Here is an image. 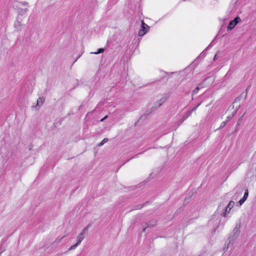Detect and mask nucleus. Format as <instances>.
I'll use <instances>...</instances> for the list:
<instances>
[{"label":"nucleus","mask_w":256,"mask_h":256,"mask_svg":"<svg viewBox=\"0 0 256 256\" xmlns=\"http://www.w3.org/2000/svg\"><path fill=\"white\" fill-rule=\"evenodd\" d=\"M108 141V139L107 138H104L101 142L98 144V146H102L104 144L106 143Z\"/></svg>","instance_id":"obj_10"},{"label":"nucleus","mask_w":256,"mask_h":256,"mask_svg":"<svg viewBox=\"0 0 256 256\" xmlns=\"http://www.w3.org/2000/svg\"><path fill=\"white\" fill-rule=\"evenodd\" d=\"M192 114V111L187 112L185 114L182 116V118L180 119V121L179 124H181L186 119H187L189 116H190Z\"/></svg>","instance_id":"obj_8"},{"label":"nucleus","mask_w":256,"mask_h":256,"mask_svg":"<svg viewBox=\"0 0 256 256\" xmlns=\"http://www.w3.org/2000/svg\"><path fill=\"white\" fill-rule=\"evenodd\" d=\"M107 118H108L107 116H105L104 118H102L100 120V122H102L104 120L106 119Z\"/></svg>","instance_id":"obj_21"},{"label":"nucleus","mask_w":256,"mask_h":256,"mask_svg":"<svg viewBox=\"0 0 256 256\" xmlns=\"http://www.w3.org/2000/svg\"><path fill=\"white\" fill-rule=\"evenodd\" d=\"M240 100V98H236V100H235V102H236V101H238V100Z\"/></svg>","instance_id":"obj_22"},{"label":"nucleus","mask_w":256,"mask_h":256,"mask_svg":"<svg viewBox=\"0 0 256 256\" xmlns=\"http://www.w3.org/2000/svg\"><path fill=\"white\" fill-rule=\"evenodd\" d=\"M21 26L20 22L18 21H16L14 23V26L18 29H19L20 27Z\"/></svg>","instance_id":"obj_14"},{"label":"nucleus","mask_w":256,"mask_h":256,"mask_svg":"<svg viewBox=\"0 0 256 256\" xmlns=\"http://www.w3.org/2000/svg\"><path fill=\"white\" fill-rule=\"evenodd\" d=\"M146 230V228H144L143 231L144 232Z\"/></svg>","instance_id":"obj_24"},{"label":"nucleus","mask_w":256,"mask_h":256,"mask_svg":"<svg viewBox=\"0 0 256 256\" xmlns=\"http://www.w3.org/2000/svg\"><path fill=\"white\" fill-rule=\"evenodd\" d=\"M234 202L232 200H231L229 202L228 205L226 207L224 212H222V215L226 217L228 214L229 213L230 210H231L232 208L234 206Z\"/></svg>","instance_id":"obj_3"},{"label":"nucleus","mask_w":256,"mask_h":256,"mask_svg":"<svg viewBox=\"0 0 256 256\" xmlns=\"http://www.w3.org/2000/svg\"><path fill=\"white\" fill-rule=\"evenodd\" d=\"M241 22V18L239 16H236L234 19L230 22L227 27V30L230 31L232 30L236 25Z\"/></svg>","instance_id":"obj_1"},{"label":"nucleus","mask_w":256,"mask_h":256,"mask_svg":"<svg viewBox=\"0 0 256 256\" xmlns=\"http://www.w3.org/2000/svg\"><path fill=\"white\" fill-rule=\"evenodd\" d=\"M149 29V26L146 24L144 20L142 21L141 28L139 30L138 34L140 36L144 35Z\"/></svg>","instance_id":"obj_2"},{"label":"nucleus","mask_w":256,"mask_h":256,"mask_svg":"<svg viewBox=\"0 0 256 256\" xmlns=\"http://www.w3.org/2000/svg\"><path fill=\"white\" fill-rule=\"evenodd\" d=\"M245 201L246 200L242 198L238 202L237 204L239 206H240L244 203Z\"/></svg>","instance_id":"obj_15"},{"label":"nucleus","mask_w":256,"mask_h":256,"mask_svg":"<svg viewBox=\"0 0 256 256\" xmlns=\"http://www.w3.org/2000/svg\"><path fill=\"white\" fill-rule=\"evenodd\" d=\"M226 123H227V122H226V121L222 122L221 123L220 126L219 128H224V127L226 126Z\"/></svg>","instance_id":"obj_16"},{"label":"nucleus","mask_w":256,"mask_h":256,"mask_svg":"<svg viewBox=\"0 0 256 256\" xmlns=\"http://www.w3.org/2000/svg\"><path fill=\"white\" fill-rule=\"evenodd\" d=\"M240 226H236L233 230L232 239H235L237 238L240 233Z\"/></svg>","instance_id":"obj_7"},{"label":"nucleus","mask_w":256,"mask_h":256,"mask_svg":"<svg viewBox=\"0 0 256 256\" xmlns=\"http://www.w3.org/2000/svg\"><path fill=\"white\" fill-rule=\"evenodd\" d=\"M80 244L76 242V244L71 246L69 248L68 250H74Z\"/></svg>","instance_id":"obj_12"},{"label":"nucleus","mask_w":256,"mask_h":256,"mask_svg":"<svg viewBox=\"0 0 256 256\" xmlns=\"http://www.w3.org/2000/svg\"><path fill=\"white\" fill-rule=\"evenodd\" d=\"M248 88L246 90L245 92H243L241 94L240 97H244L245 98H246Z\"/></svg>","instance_id":"obj_13"},{"label":"nucleus","mask_w":256,"mask_h":256,"mask_svg":"<svg viewBox=\"0 0 256 256\" xmlns=\"http://www.w3.org/2000/svg\"><path fill=\"white\" fill-rule=\"evenodd\" d=\"M154 225H151L150 224H148V227L152 226Z\"/></svg>","instance_id":"obj_23"},{"label":"nucleus","mask_w":256,"mask_h":256,"mask_svg":"<svg viewBox=\"0 0 256 256\" xmlns=\"http://www.w3.org/2000/svg\"><path fill=\"white\" fill-rule=\"evenodd\" d=\"M208 78H206L201 84H199L198 86H197L193 91L192 94H196L198 91L200 90V88L204 87L205 86V82L208 80Z\"/></svg>","instance_id":"obj_6"},{"label":"nucleus","mask_w":256,"mask_h":256,"mask_svg":"<svg viewBox=\"0 0 256 256\" xmlns=\"http://www.w3.org/2000/svg\"><path fill=\"white\" fill-rule=\"evenodd\" d=\"M90 225H88L86 228H84L82 232L78 234V236L77 237V242L78 244H80L82 240L84 238V234L85 233L86 230L89 228Z\"/></svg>","instance_id":"obj_5"},{"label":"nucleus","mask_w":256,"mask_h":256,"mask_svg":"<svg viewBox=\"0 0 256 256\" xmlns=\"http://www.w3.org/2000/svg\"><path fill=\"white\" fill-rule=\"evenodd\" d=\"M218 58L217 54H216L214 58V60H216Z\"/></svg>","instance_id":"obj_20"},{"label":"nucleus","mask_w":256,"mask_h":256,"mask_svg":"<svg viewBox=\"0 0 256 256\" xmlns=\"http://www.w3.org/2000/svg\"><path fill=\"white\" fill-rule=\"evenodd\" d=\"M44 101L43 98H39L36 102V104L35 106L36 109L39 108L42 105Z\"/></svg>","instance_id":"obj_9"},{"label":"nucleus","mask_w":256,"mask_h":256,"mask_svg":"<svg viewBox=\"0 0 256 256\" xmlns=\"http://www.w3.org/2000/svg\"><path fill=\"white\" fill-rule=\"evenodd\" d=\"M104 52V48H99L97 50V54L102 53Z\"/></svg>","instance_id":"obj_17"},{"label":"nucleus","mask_w":256,"mask_h":256,"mask_svg":"<svg viewBox=\"0 0 256 256\" xmlns=\"http://www.w3.org/2000/svg\"><path fill=\"white\" fill-rule=\"evenodd\" d=\"M200 105V104H198L196 106V107L192 109V110H191V111H192H192H194V110H196L197 109V108H198V106Z\"/></svg>","instance_id":"obj_18"},{"label":"nucleus","mask_w":256,"mask_h":256,"mask_svg":"<svg viewBox=\"0 0 256 256\" xmlns=\"http://www.w3.org/2000/svg\"><path fill=\"white\" fill-rule=\"evenodd\" d=\"M230 118H231V117L230 116H228L226 118V122H228L230 120Z\"/></svg>","instance_id":"obj_19"},{"label":"nucleus","mask_w":256,"mask_h":256,"mask_svg":"<svg viewBox=\"0 0 256 256\" xmlns=\"http://www.w3.org/2000/svg\"><path fill=\"white\" fill-rule=\"evenodd\" d=\"M248 196V190H246L244 192V196L242 198L243 199H244L245 200L247 199Z\"/></svg>","instance_id":"obj_11"},{"label":"nucleus","mask_w":256,"mask_h":256,"mask_svg":"<svg viewBox=\"0 0 256 256\" xmlns=\"http://www.w3.org/2000/svg\"><path fill=\"white\" fill-rule=\"evenodd\" d=\"M168 97L167 96H163L160 98L154 104V107L156 108H158L162 106L167 100Z\"/></svg>","instance_id":"obj_4"}]
</instances>
